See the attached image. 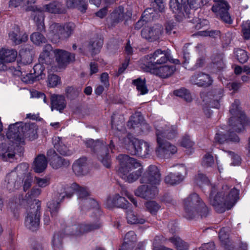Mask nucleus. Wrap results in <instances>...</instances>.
I'll return each mask as SVG.
<instances>
[{"label":"nucleus","mask_w":250,"mask_h":250,"mask_svg":"<svg viewBox=\"0 0 250 250\" xmlns=\"http://www.w3.org/2000/svg\"><path fill=\"white\" fill-rule=\"evenodd\" d=\"M37 126L35 124H23L17 122L11 124L6 132V137L9 143L0 145V157L4 161H11L14 159L15 152L14 147L25 144L26 139L33 140L36 139Z\"/></svg>","instance_id":"f257e3e1"},{"label":"nucleus","mask_w":250,"mask_h":250,"mask_svg":"<svg viewBox=\"0 0 250 250\" xmlns=\"http://www.w3.org/2000/svg\"><path fill=\"white\" fill-rule=\"evenodd\" d=\"M155 127L158 144L156 154L161 157L168 158L170 155L176 153V147L165 140V138L171 139L176 136V127L174 125L170 126L167 123L162 121L157 123Z\"/></svg>","instance_id":"f03ea898"},{"label":"nucleus","mask_w":250,"mask_h":250,"mask_svg":"<svg viewBox=\"0 0 250 250\" xmlns=\"http://www.w3.org/2000/svg\"><path fill=\"white\" fill-rule=\"evenodd\" d=\"M239 191L233 188L229 189L224 186L218 192L214 188L209 196V202L215 211L223 213L230 209L238 199Z\"/></svg>","instance_id":"7ed1b4c3"},{"label":"nucleus","mask_w":250,"mask_h":250,"mask_svg":"<svg viewBox=\"0 0 250 250\" xmlns=\"http://www.w3.org/2000/svg\"><path fill=\"white\" fill-rule=\"evenodd\" d=\"M117 160L119 165L118 174L126 182L132 183L141 175L143 169L141 164L134 158L121 154Z\"/></svg>","instance_id":"20e7f679"},{"label":"nucleus","mask_w":250,"mask_h":250,"mask_svg":"<svg viewBox=\"0 0 250 250\" xmlns=\"http://www.w3.org/2000/svg\"><path fill=\"white\" fill-rule=\"evenodd\" d=\"M184 217L188 220L207 216L208 207L196 193L190 195L184 201Z\"/></svg>","instance_id":"39448f33"},{"label":"nucleus","mask_w":250,"mask_h":250,"mask_svg":"<svg viewBox=\"0 0 250 250\" xmlns=\"http://www.w3.org/2000/svg\"><path fill=\"white\" fill-rule=\"evenodd\" d=\"M28 169V164L22 163L8 173L5 179L6 188L10 191H14L19 189L21 186V178L27 171Z\"/></svg>","instance_id":"423d86ee"},{"label":"nucleus","mask_w":250,"mask_h":250,"mask_svg":"<svg viewBox=\"0 0 250 250\" xmlns=\"http://www.w3.org/2000/svg\"><path fill=\"white\" fill-rule=\"evenodd\" d=\"M126 148L133 155H137L142 157H146L151 155L153 148L148 142L134 139L131 141L129 138L124 141Z\"/></svg>","instance_id":"0eeeda50"},{"label":"nucleus","mask_w":250,"mask_h":250,"mask_svg":"<svg viewBox=\"0 0 250 250\" xmlns=\"http://www.w3.org/2000/svg\"><path fill=\"white\" fill-rule=\"evenodd\" d=\"M75 27L72 23H69L65 26L58 23H53L50 26L48 37L51 42L56 43L61 40L68 38Z\"/></svg>","instance_id":"6e6552de"},{"label":"nucleus","mask_w":250,"mask_h":250,"mask_svg":"<svg viewBox=\"0 0 250 250\" xmlns=\"http://www.w3.org/2000/svg\"><path fill=\"white\" fill-rule=\"evenodd\" d=\"M217 3L212 7V10L225 22L231 23L232 20L228 11L229 5L225 0H213Z\"/></svg>","instance_id":"1a4fd4ad"},{"label":"nucleus","mask_w":250,"mask_h":250,"mask_svg":"<svg viewBox=\"0 0 250 250\" xmlns=\"http://www.w3.org/2000/svg\"><path fill=\"white\" fill-rule=\"evenodd\" d=\"M160 181L161 175L159 170L155 166H150L140 179L141 183L148 184L150 186L155 187L160 183Z\"/></svg>","instance_id":"9d476101"},{"label":"nucleus","mask_w":250,"mask_h":250,"mask_svg":"<svg viewBox=\"0 0 250 250\" xmlns=\"http://www.w3.org/2000/svg\"><path fill=\"white\" fill-rule=\"evenodd\" d=\"M162 33V27L159 25L153 27L145 26L142 30V36L144 39L152 42L158 39Z\"/></svg>","instance_id":"9b49d317"},{"label":"nucleus","mask_w":250,"mask_h":250,"mask_svg":"<svg viewBox=\"0 0 250 250\" xmlns=\"http://www.w3.org/2000/svg\"><path fill=\"white\" fill-rule=\"evenodd\" d=\"M175 69V66L168 65L160 66L153 65L150 66L151 73L164 79L170 77L174 73Z\"/></svg>","instance_id":"f8f14e48"},{"label":"nucleus","mask_w":250,"mask_h":250,"mask_svg":"<svg viewBox=\"0 0 250 250\" xmlns=\"http://www.w3.org/2000/svg\"><path fill=\"white\" fill-rule=\"evenodd\" d=\"M39 214L37 208H32L27 213L25 220V225L29 229L34 231L39 226Z\"/></svg>","instance_id":"ddd939ff"},{"label":"nucleus","mask_w":250,"mask_h":250,"mask_svg":"<svg viewBox=\"0 0 250 250\" xmlns=\"http://www.w3.org/2000/svg\"><path fill=\"white\" fill-rule=\"evenodd\" d=\"M168 58L167 52L161 49H158L152 54L146 57L147 61L149 60L150 62L154 61L153 63L151 64V66H153V65L157 66V65L166 63L168 60Z\"/></svg>","instance_id":"4468645a"},{"label":"nucleus","mask_w":250,"mask_h":250,"mask_svg":"<svg viewBox=\"0 0 250 250\" xmlns=\"http://www.w3.org/2000/svg\"><path fill=\"white\" fill-rule=\"evenodd\" d=\"M54 52L60 67L65 66L70 62L73 61L75 59L73 54H70L68 52L62 50L56 49Z\"/></svg>","instance_id":"2eb2a0df"},{"label":"nucleus","mask_w":250,"mask_h":250,"mask_svg":"<svg viewBox=\"0 0 250 250\" xmlns=\"http://www.w3.org/2000/svg\"><path fill=\"white\" fill-rule=\"evenodd\" d=\"M157 193L155 186L142 185L139 187L135 191L136 196L143 198H153Z\"/></svg>","instance_id":"dca6fc26"},{"label":"nucleus","mask_w":250,"mask_h":250,"mask_svg":"<svg viewBox=\"0 0 250 250\" xmlns=\"http://www.w3.org/2000/svg\"><path fill=\"white\" fill-rule=\"evenodd\" d=\"M100 227L99 224H79L73 225L71 228V234L78 235L84 233L88 232L97 229Z\"/></svg>","instance_id":"f3484780"},{"label":"nucleus","mask_w":250,"mask_h":250,"mask_svg":"<svg viewBox=\"0 0 250 250\" xmlns=\"http://www.w3.org/2000/svg\"><path fill=\"white\" fill-rule=\"evenodd\" d=\"M190 81L192 83L199 86H208L212 82L209 76L204 73H199L193 75Z\"/></svg>","instance_id":"a211bd4d"},{"label":"nucleus","mask_w":250,"mask_h":250,"mask_svg":"<svg viewBox=\"0 0 250 250\" xmlns=\"http://www.w3.org/2000/svg\"><path fill=\"white\" fill-rule=\"evenodd\" d=\"M17 57V52L11 48H2L0 49V60L6 63L15 61Z\"/></svg>","instance_id":"6ab92c4d"},{"label":"nucleus","mask_w":250,"mask_h":250,"mask_svg":"<svg viewBox=\"0 0 250 250\" xmlns=\"http://www.w3.org/2000/svg\"><path fill=\"white\" fill-rule=\"evenodd\" d=\"M53 143L54 147L61 155L69 156L72 154V151L62 142L60 137L54 138Z\"/></svg>","instance_id":"aec40b11"},{"label":"nucleus","mask_w":250,"mask_h":250,"mask_svg":"<svg viewBox=\"0 0 250 250\" xmlns=\"http://www.w3.org/2000/svg\"><path fill=\"white\" fill-rule=\"evenodd\" d=\"M127 202V201L125 198L119 195H116L113 197L108 198L106 200V205L108 208L113 207L125 208Z\"/></svg>","instance_id":"412c9836"},{"label":"nucleus","mask_w":250,"mask_h":250,"mask_svg":"<svg viewBox=\"0 0 250 250\" xmlns=\"http://www.w3.org/2000/svg\"><path fill=\"white\" fill-rule=\"evenodd\" d=\"M64 97L61 95H53L51 96V110L56 109L60 112L65 107Z\"/></svg>","instance_id":"4be33fe9"},{"label":"nucleus","mask_w":250,"mask_h":250,"mask_svg":"<svg viewBox=\"0 0 250 250\" xmlns=\"http://www.w3.org/2000/svg\"><path fill=\"white\" fill-rule=\"evenodd\" d=\"M73 170L78 175H83L87 172L86 160L82 158L77 160L73 165Z\"/></svg>","instance_id":"5701e85b"},{"label":"nucleus","mask_w":250,"mask_h":250,"mask_svg":"<svg viewBox=\"0 0 250 250\" xmlns=\"http://www.w3.org/2000/svg\"><path fill=\"white\" fill-rule=\"evenodd\" d=\"M47 165V160L45 156L39 155L36 158L34 162L33 168L36 172L41 173L45 169Z\"/></svg>","instance_id":"b1692460"},{"label":"nucleus","mask_w":250,"mask_h":250,"mask_svg":"<svg viewBox=\"0 0 250 250\" xmlns=\"http://www.w3.org/2000/svg\"><path fill=\"white\" fill-rule=\"evenodd\" d=\"M41 11L53 14H59L62 13L63 10L62 9L61 3L57 2H52L44 5L42 7Z\"/></svg>","instance_id":"393cba45"},{"label":"nucleus","mask_w":250,"mask_h":250,"mask_svg":"<svg viewBox=\"0 0 250 250\" xmlns=\"http://www.w3.org/2000/svg\"><path fill=\"white\" fill-rule=\"evenodd\" d=\"M37 0H10L9 6L10 7H16L21 6L26 10H33L34 7L31 6Z\"/></svg>","instance_id":"a878e982"},{"label":"nucleus","mask_w":250,"mask_h":250,"mask_svg":"<svg viewBox=\"0 0 250 250\" xmlns=\"http://www.w3.org/2000/svg\"><path fill=\"white\" fill-rule=\"evenodd\" d=\"M10 39L16 44H18L27 40V35L21 33L18 28L9 33Z\"/></svg>","instance_id":"bb28decb"},{"label":"nucleus","mask_w":250,"mask_h":250,"mask_svg":"<svg viewBox=\"0 0 250 250\" xmlns=\"http://www.w3.org/2000/svg\"><path fill=\"white\" fill-rule=\"evenodd\" d=\"M88 0H67L66 5L69 8H77L81 12H84L87 9Z\"/></svg>","instance_id":"cd10ccee"},{"label":"nucleus","mask_w":250,"mask_h":250,"mask_svg":"<svg viewBox=\"0 0 250 250\" xmlns=\"http://www.w3.org/2000/svg\"><path fill=\"white\" fill-rule=\"evenodd\" d=\"M215 139L216 141L220 143H224L226 141L229 140L233 142H238L239 140V137L234 134L229 133V134H225L222 132L216 133Z\"/></svg>","instance_id":"c85d7f7f"},{"label":"nucleus","mask_w":250,"mask_h":250,"mask_svg":"<svg viewBox=\"0 0 250 250\" xmlns=\"http://www.w3.org/2000/svg\"><path fill=\"white\" fill-rule=\"evenodd\" d=\"M70 164L69 161L62 159L58 155H54L50 160V165L53 168L58 169L62 167H66Z\"/></svg>","instance_id":"c756f323"},{"label":"nucleus","mask_w":250,"mask_h":250,"mask_svg":"<svg viewBox=\"0 0 250 250\" xmlns=\"http://www.w3.org/2000/svg\"><path fill=\"white\" fill-rule=\"evenodd\" d=\"M125 242L122 247V250H126L132 248V243L136 241V236L133 231H129L125 236Z\"/></svg>","instance_id":"7c9ffc66"},{"label":"nucleus","mask_w":250,"mask_h":250,"mask_svg":"<svg viewBox=\"0 0 250 250\" xmlns=\"http://www.w3.org/2000/svg\"><path fill=\"white\" fill-rule=\"evenodd\" d=\"M184 179V176L179 173H170L165 178V180L166 183L173 185L179 183Z\"/></svg>","instance_id":"2f4dec72"},{"label":"nucleus","mask_w":250,"mask_h":250,"mask_svg":"<svg viewBox=\"0 0 250 250\" xmlns=\"http://www.w3.org/2000/svg\"><path fill=\"white\" fill-rule=\"evenodd\" d=\"M133 83L136 86V88L140 94L144 95L147 93L148 90L146 84L145 79L138 78L133 80Z\"/></svg>","instance_id":"473e14b6"},{"label":"nucleus","mask_w":250,"mask_h":250,"mask_svg":"<svg viewBox=\"0 0 250 250\" xmlns=\"http://www.w3.org/2000/svg\"><path fill=\"white\" fill-rule=\"evenodd\" d=\"M21 56L20 63L23 65L30 64L33 61V54L30 51L21 50L20 52Z\"/></svg>","instance_id":"72a5a7b5"},{"label":"nucleus","mask_w":250,"mask_h":250,"mask_svg":"<svg viewBox=\"0 0 250 250\" xmlns=\"http://www.w3.org/2000/svg\"><path fill=\"white\" fill-rule=\"evenodd\" d=\"M52 50V47L50 44H46L44 46L43 52L41 54L39 57V62L42 63H46L49 62L50 53Z\"/></svg>","instance_id":"f704fd0d"},{"label":"nucleus","mask_w":250,"mask_h":250,"mask_svg":"<svg viewBox=\"0 0 250 250\" xmlns=\"http://www.w3.org/2000/svg\"><path fill=\"white\" fill-rule=\"evenodd\" d=\"M167 241L171 242L175 246L177 250H186L187 249V244L177 236H174L167 240Z\"/></svg>","instance_id":"c9c22d12"},{"label":"nucleus","mask_w":250,"mask_h":250,"mask_svg":"<svg viewBox=\"0 0 250 250\" xmlns=\"http://www.w3.org/2000/svg\"><path fill=\"white\" fill-rule=\"evenodd\" d=\"M126 219L128 223L132 224H143L145 220L142 218H138L135 213L132 211L127 212Z\"/></svg>","instance_id":"e433bc0d"},{"label":"nucleus","mask_w":250,"mask_h":250,"mask_svg":"<svg viewBox=\"0 0 250 250\" xmlns=\"http://www.w3.org/2000/svg\"><path fill=\"white\" fill-rule=\"evenodd\" d=\"M184 2V0H170L169 6L174 13L179 14L182 12V5Z\"/></svg>","instance_id":"4c0bfd02"},{"label":"nucleus","mask_w":250,"mask_h":250,"mask_svg":"<svg viewBox=\"0 0 250 250\" xmlns=\"http://www.w3.org/2000/svg\"><path fill=\"white\" fill-rule=\"evenodd\" d=\"M229 125L231 126L233 129L236 132H240L244 128L243 124H245V122L240 121L238 119H236L235 118L232 117L229 121Z\"/></svg>","instance_id":"58836bf2"},{"label":"nucleus","mask_w":250,"mask_h":250,"mask_svg":"<svg viewBox=\"0 0 250 250\" xmlns=\"http://www.w3.org/2000/svg\"><path fill=\"white\" fill-rule=\"evenodd\" d=\"M228 229L226 228H223L219 232V238L223 244L224 245L225 249L228 250H230V249L229 248V243L230 242L229 240L228 230Z\"/></svg>","instance_id":"ea45409f"},{"label":"nucleus","mask_w":250,"mask_h":250,"mask_svg":"<svg viewBox=\"0 0 250 250\" xmlns=\"http://www.w3.org/2000/svg\"><path fill=\"white\" fill-rule=\"evenodd\" d=\"M41 190L39 188H33L30 192H28L25 195V198L23 200V202L29 204L32 201L34 197L38 196L41 193Z\"/></svg>","instance_id":"a19ab883"},{"label":"nucleus","mask_w":250,"mask_h":250,"mask_svg":"<svg viewBox=\"0 0 250 250\" xmlns=\"http://www.w3.org/2000/svg\"><path fill=\"white\" fill-rule=\"evenodd\" d=\"M102 41L98 39H96L90 42L88 49L89 51L91 52L92 55L99 52L100 48L102 45Z\"/></svg>","instance_id":"79ce46f5"},{"label":"nucleus","mask_w":250,"mask_h":250,"mask_svg":"<svg viewBox=\"0 0 250 250\" xmlns=\"http://www.w3.org/2000/svg\"><path fill=\"white\" fill-rule=\"evenodd\" d=\"M34 75L35 77L38 79H42L44 78L45 74L43 71L45 70V67L43 66V63L40 62L36 64L34 66Z\"/></svg>","instance_id":"37998d69"},{"label":"nucleus","mask_w":250,"mask_h":250,"mask_svg":"<svg viewBox=\"0 0 250 250\" xmlns=\"http://www.w3.org/2000/svg\"><path fill=\"white\" fill-rule=\"evenodd\" d=\"M234 54L237 59L241 63H245L248 60V56L244 50L237 49L235 50Z\"/></svg>","instance_id":"c03bdc74"},{"label":"nucleus","mask_w":250,"mask_h":250,"mask_svg":"<svg viewBox=\"0 0 250 250\" xmlns=\"http://www.w3.org/2000/svg\"><path fill=\"white\" fill-rule=\"evenodd\" d=\"M27 172L21 178V182H23V189L25 191L27 190L31 187L32 182V177L31 174Z\"/></svg>","instance_id":"a18cd8bd"},{"label":"nucleus","mask_w":250,"mask_h":250,"mask_svg":"<svg viewBox=\"0 0 250 250\" xmlns=\"http://www.w3.org/2000/svg\"><path fill=\"white\" fill-rule=\"evenodd\" d=\"M147 210L151 214H155L161 208V206L155 201H149L146 203Z\"/></svg>","instance_id":"49530a36"},{"label":"nucleus","mask_w":250,"mask_h":250,"mask_svg":"<svg viewBox=\"0 0 250 250\" xmlns=\"http://www.w3.org/2000/svg\"><path fill=\"white\" fill-rule=\"evenodd\" d=\"M35 185L39 188H44L50 183V179L47 177L41 178L35 177L34 179Z\"/></svg>","instance_id":"de8ad7c7"},{"label":"nucleus","mask_w":250,"mask_h":250,"mask_svg":"<svg viewBox=\"0 0 250 250\" xmlns=\"http://www.w3.org/2000/svg\"><path fill=\"white\" fill-rule=\"evenodd\" d=\"M167 240L164 239L162 236H157L155 237L153 241V250H172V249L161 246L159 248L158 246L160 243L165 242Z\"/></svg>","instance_id":"09e8293b"},{"label":"nucleus","mask_w":250,"mask_h":250,"mask_svg":"<svg viewBox=\"0 0 250 250\" xmlns=\"http://www.w3.org/2000/svg\"><path fill=\"white\" fill-rule=\"evenodd\" d=\"M30 38L32 42L37 45H40L41 43H44L46 42V39L38 32L33 33Z\"/></svg>","instance_id":"8fccbe9b"},{"label":"nucleus","mask_w":250,"mask_h":250,"mask_svg":"<svg viewBox=\"0 0 250 250\" xmlns=\"http://www.w3.org/2000/svg\"><path fill=\"white\" fill-rule=\"evenodd\" d=\"M88 192L84 189H81L78 192V200L80 202V204H83V202L86 204L89 203L90 202V200L88 198Z\"/></svg>","instance_id":"3c124183"},{"label":"nucleus","mask_w":250,"mask_h":250,"mask_svg":"<svg viewBox=\"0 0 250 250\" xmlns=\"http://www.w3.org/2000/svg\"><path fill=\"white\" fill-rule=\"evenodd\" d=\"M152 11L151 9H146L143 15L142 19L135 24V28L137 29H140L146 23V21L148 18V14H150V11Z\"/></svg>","instance_id":"603ef678"},{"label":"nucleus","mask_w":250,"mask_h":250,"mask_svg":"<svg viewBox=\"0 0 250 250\" xmlns=\"http://www.w3.org/2000/svg\"><path fill=\"white\" fill-rule=\"evenodd\" d=\"M112 18L116 21H119L124 19V9L120 7L118 9L115 10L111 14Z\"/></svg>","instance_id":"864d4df0"},{"label":"nucleus","mask_w":250,"mask_h":250,"mask_svg":"<svg viewBox=\"0 0 250 250\" xmlns=\"http://www.w3.org/2000/svg\"><path fill=\"white\" fill-rule=\"evenodd\" d=\"M213 157L210 154L207 153L204 156L202 165L205 167H211L214 164Z\"/></svg>","instance_id":"5fc2aeb1"},{"label":"nucleus","mask_w":250,"mask_h":250,"mask_svg":"<svg viewBox=\"0 0 250 250\" xmlns=\"http://www.w3.org/2000/svg\"><path fill=\"white\" fill-rule=\"evenodd\" d=\"M242 31L246 39H250V21L243 22L242 24Z\"/></svg>","instance_id":"6e6d98bb"},{"label":"nucleus","mask_w":250,"mask_h":250,"mask_svg":"<svg viewBox=\"0 0 250 250\" xmlns=\"http://www.w3.org/2000/svg\"><path fill=\"white\" fill-rule=\"evenodd\" d=\"M207 2L206 0H188V4L190 8L197 9L203 6Z\"/></svg>","instance_id":"4d7b16f0"},{"label":"nucleus","mask_w":250,"mask_h":250,"mask_svg":"<svg viewBox=\"0 0 250 250\" xmlns=\"http://www.w3.org/2000/svg\"><path fill=\"white\" fill-rule=\"evenodd\" d=\"M60 83V79L55 75H50L48 78V84L50 87H55Z\"/></svg>","instance_id":"13d9d810"},{"label":"nucleus","mask_w":250,"mask_h":250,"mask_svg":"<svg viewBox=\"0 0 250 250\" xmlns=\"http://www.w3.org/2000/svg\"><path fill=\"white\" fill-rule=\"evenodd\" d=\"M47 205L51 215H55L59 208V202L53 200L48 202Z\"/></svg>","instance_id":"bf43d9fd"},{"label":"nucleus","mask_w":250,"mask_h":250,"mask_svg":"<svg viewBox=\"0 0 250 250\" xmlns=\"http://www.w3.org/2000/svg\"><path fill=\"white\" fill-rule=\"evenodd\" d=\"M104 155V156L101 155L100 157H99V159L105 167H109L110 166V157L106 152H105Z\"/></svg>","instance_id":"052dcab7"},{"label":"nucleus","mask_w":250,"mask_h":250,"mask_svg":"<svg viewBox=\"0 0 250 250\" xmlns=\"http://www.w3.org/2000/svg\"><path fill=\"white\" fill-rule=\"evenodd\" d=\"M21 81L26 83H29L33 82V76L31 73H21Z\"/></svg>","instance_id":"680f3d73"},{"label":"nucleus","mask_w":250,"mask_h":250,"mask_svg":"<svg viewBox=\"0 0 250 250\" xmlns=\"http://www.w3.org/2000/svg\"><path fill=\"white\" fill-rule=\"evenodd\" d=\"M196 182L199 185L202 184H208V178L202 174H199L196 178Z\"/></svg>","instance_id":"e2e57ef3"},{"label":"nucleus","mask_w":250,"mask_h":250,"mask_svg":"<svg viewBox=\"0 0 250 250\" xmlns=\"http://www.w3.org/2000/svg\"><path fill=\"white\" fill-rule=\"evenodd\" d=\"M108 74L107 73H103L100 78L101 83L104 85L105 88L109 86Z\"/></svg>","instance_id":"0e129e2a"},{"label":"nucleus","mask_w":250,"mask_h":250,"mask_svg":"<svg viewBox=\"0 0 250 250\" xmlns=\"http://www.w3.org/2000/svg\"><path fill=\"white\" fill-rule=\"evenodd\" d=\"M181 144L185 147L190 148L193 146V142L190 140L188 136H187L183 138Z\"/></svg>","instance_id":"69168bd1"},{"label":"nucleus","mask_w":250,"mask_h":250,"mask_svg":"<svg viewBox=\"0 0 250 250\" xmlns=\"http://www.w3.org/2000/svg\"><path fill=\"white\" fill-rule=\"evenodd\" d=\"M228 154L230 157L233 161L232 163V165L236 166L240 163L241 159L238 155L235 154L233 152L231 151H229L228 152Z\"/></svg>","instance_id":"338daca9"},{"label":"nucleus","mask_w":250,"mask_h":250,"mask_svg":"<svg viewBox=\"0 0 250 250\" xmlns=\"http://www.w3.org/2000/svg\"><path fill=\"white\" fill-rule=\"evenodd\" d=\"M215 245L212 242L206 243L202 245L201 247L198 249H196L193 250H214Z\"/></svg>","instance_id":"774afa93"}]
</instances>
